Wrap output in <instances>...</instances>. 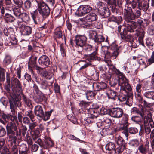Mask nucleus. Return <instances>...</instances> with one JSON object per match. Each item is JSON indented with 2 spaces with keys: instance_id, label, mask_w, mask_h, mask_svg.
Returning a JSON list of instances; mask_svg holds the SVG:
<instances>
[{
  "instance_id": "nucleus-20",
  "label": "nucleus",
  "mask_w": 154,
  "mask_h": 154,
  "mask_svg": "<svg viewBox=\"0 0 154 154\" xmlns=\"http://www.w3.org/2000/svg\"><path fill=\"white\" fill-rule=\"evenodd\" d=\"M86 19L90 22L96 20L97 18V15L94 13H90L86 17Z\"/></svg>"
},
{
  "instance_id": "nucleus-50",
  "label": "nucleus",
  "mask_w": 154,
  "mask_h": 154,
  "mask_svg": "<svg viewBox=\"0 0 154 154\" xmlns=\"http://www.w3.org/2000/svg\"><path fill=\"white\" fill-rule=\"evenodd\" d=\"M48 82L46 80H42L41 83V87L43 89H46L48 87Z\"/></svg>"
},
{
  "instance_id": "nucleus-12",
  "label": "nucleus",
  "mask_w": 154,
  "mask_h": 154,
  "mask_svg": "<svg viewBox=\"0 0 154 154\" xmlns=\"http://www.w3.org/2000/svg\"><path fill=\"white\" fill-rule=\"evenodd\" d=\"M138 150L142 154H152V152L149 148V142H146L144 145H140Z\"/></svg>"
},
{
  "instance_id": "nucleus-42",
  "label": "nucleus",
  "mask_w": 154,
  "mask_h": 154,
  "mask_svg": "<svg viewBox=\"0 0 154 154\" xmlns=\"http://www.w3.org/2000/svg\"><path fill=\"white\" fill-rule=\"evenodd\" d=\"M147 62L149 65L154 63V51L152 52L150 57L147 60Z\"/></svg>"
},
{
  "instance_id": "nucleus-56",
  "label": "nucleus",
  "mask_w": 154,
  "mask_h": 154,
  "mask_svg": "<svg viewBox=\"0 0 154 154\" xmlns=\"http://www.w3.org/2000/svg\"><path fill=\"white\" fill-rule=\"evenodd\" d=\"M11 153L12 154H18V149L17 146L15 145L11 149Z\"/></svg>"
},
{
  "instance_id": "nucleus-31",
  "label": "nucleus",
  "mask_w": 154,
  "mask_h": 154,
  "mask_svg": "<svg viewBox=\"0 0 154 154\" xmlns=\"http://www.w3.org/2000/svg\"><path fill=\"white\" fill-rule=\"evenodd\" d=\"M62 34L60 27H57L55 29L54 36L56 38H60L62 36Z\"/></svg>"
},
{
  "instance_id": "nucleus-62",
  "label": "nucleus",
  "mask_w": 154,
  "mask_h": 154,
  "mask_svg": "<svg viewBox=\"0 0 154 154\" xmlns=\"http://www.w3.org/2000/svg\"><path fill=\"white\" fill-rule=\"evenodd\" d=\"M121 122H128V116L126 114H123Z\"/></svg>"
},
{
  "instance_id": "nucleus-46",
  "label": "nucleus",
  "mask_w": 154,
  "mask_h": 154,
  "mask_svg": "<svg viewBox=\"0 0 154 154\" xmlns=\"http://www.w3.org/2000/svg\"><path fill=\"white\" fill-rule=\"evenodd\" d=\"M128 129L129 132L131 134H135L138 131L137 129L134 127H131Z\"/></svg>"
},
{
  "instance_id": "nucleus-11",
  "label": "nucleus",
  "mask_w": 154,
  "mask_h": 154,
  "mask_svg": "<svg viewBox=\"0 0 154 154\" xmlns=\"http://www.w3.org/2000/svg\"><path fill=\"white\" fill-rule=\"evenodd\" d=\"M123 114V110L120 108H113L109 111L110 115L113 117L120 118Z\"/></svg>"
},
{
  "instance_id": "nucleus-55",
  "label": "nucleus",
  "mask_w": 154,
  "mask_h": 154,
  "mask_svg": "<svg viewBox=\"0 0 154 154\" xmlns=\"http://www.w3.org/2000/svg\"><path fill=\"white\" fill-rule=\"evenodd\" d=\"M148 33L151 35H154V26L152 25L149 27L148 29Z\"/></svg>"
},
{
  "instance_id": "nucleus-17",
  "label": "nucleus",
  "mask_w": 154,
  "mask_h": 154,
  "mask_svg": "<svg viewBox=\"0 0 154 154\" xmlns=\"http://www.w3.org/2000/svg\"><path fill=\"white\" fill-rule=\"evenodd\" d=\"M10 104V107L11 108V106L12 105L14 106V110H15L17 106L19 107L21 106V104L20 101H18L15 100L14 99L9 100Z\"/></svg>"
},
{
  "instance_id": "nucleus-53",
  "label": "nucleus",
  "mask_w": 154,
  "mask_h": 154,
  "mask_svg": "<svg viewBox=\"0 0 154 154\" xmlns=\"http://www.w3.org/2000/svg\"><path fill=\"white\" fill-rule=\"evenodd\" d=\"M24 6L26 9L30 8L32 6L31 2L29 0H26L24 2Z\"/></svg>"
},
{
  "instance_id": "nucleus-25",
  "label": "nucleus",
  "mask_w": 154,
  "mask_h": 154,
  "mask_svg": "<svg viewBox=\"0 0 154 154\" xmlns=\"http://www.w3.org/2000/svg\"><path fill=\"white\" fill-rule=\"evenodd\" d=\"M32 30L31 27L28 26H25L21 32L22 34L24 35H29L31 33Z\"/></svg>"
},
{
  "instance_id": "nucleus-29",
  "label": "nucleus",
  "mask_w": 154,
  "mask_h": 154,
  "mask_svg": "<svg viewBox=\"0 0 154 154\" xmlns=\"http://www.w3.org/2000/svg\"><path fill=\"white\" fill-rule=\"evenodd\" d=\"M122 92V93L120 94L118 97V99L120 101L123 102L125 101L127 99L128 92H127L126 94H123L124 93L123 92Z\"/></svg>"
},
{
  "instance_id": "nucleus-48",
  "label": "nucleus",
  "mask_w": 154,
  "mask_h": 154,
  "mask_svg": "<svg viewBox=\"0 0 154 154\" xmlns=\"http://www.w3.org/2000/svg\"><path fill=\"white\" fill-rule=\"evenodd\" d=\"M93 28L101 29L103 27L102 25L100 22H96L93 23Z\"/></svg>"
},
{
  "instance_id": "nucleus-22",
  "label": "nucleus",
  "mask_w": 154,
  "mask_h": 154,
  "mask_svg": "<svg viewBox=\"0 0 154 154\" xmlns=\"http://www.w3.org/2000/svg\"><path fill=\"white\" fill-rule=\"evenodd\" d=\"M19 18L21 19L22 21L25 23L29 22L30 20L29 15L26 13H22Z\"/></svg>"
},
{
  "instance_id": "nucleus-60",
  "label": "nucleus",
  "mask_w": 154,
  "mask_h": 154,
  "mask_svg": "<svg viewBox=\"0 0 154 154\" xmlns=\"http://www.w3.org/2000/svg\"><path fill=\"white\" fill-rule=\"evenodd\" d=\"M96 54V52H94L90 54V57L91 59L93 60L94 59H95V60H97L98 61L100 60V58L95 56Z\"/></svg>"
},
{
  "instance_id": "nucleus-9",
  "label": "nucleus",
  "mask_w": 154,
  "mask_h": 154,
  "mask_svg": "<svg viewBox=\"0 0 154 154\" xmlns=\"http://www.w3.org/2000/svg\"><path fill=\"white\" fill-rule=\"evenodd\" d=\"M118 49L117 47L116 48L115 51H114L112 53L111 52L108 51V47H103L102 48V54H103V57L105 58H109L112 55L116 57L118 55L119 53L118 51Z\"/></svg>"
},
{
  "instance_id": "nucleus-1",
  "label": "nucleus",
  "mask_w": 154,
  "mask_h": 154,
  "mask_svg": "<svg viewBox=\"0 0 154 154\" xmlns=\"http://www.w3.org/2000/svg\"><path fill=\"white\" fill-rule=\"evenodd\" d=\"M130 5V6L128 7L127 9L125 8L123 10L125 19L127 22L139 18L141 15V9L138 8L137 5L133 4Z\"/></svg>"
},
{
  "instance_id": "nucleus-13",
  "label": "nucleus",
  "mask_w": 154,
  "mask_h": 154,
  "mask_svg": "<svg viewBox=\"0 0 154 154\" xmlns=\"http://www.w3.org/2000/svg\"><path fill=\"white\" fill-rule=\"evenodd\" d=\"M39 64L42 66H47L50 63V61L49 58L46 55H42L38 59Z\"/></svg>"
},
{
  "instance_id": "nucleus-7",
  "label": "nucleus",
  "mask_w": 154,
  "mask_h": 154,
  "mask_svg": "<svg viewBox=\"0 0 154 154\" xmlns=\"http://www.w3.org/2000/svg\"><path fill=\"white\" fill-rule=\"evenodd\" d=\"M92 8L88 5H83L79 6L75 13L79 16H83L89 13Z\"/></svg>"
},
{
  "instance_id": "nucleus-10",
  "label": "nucleus",
  "mask_w": 154,
  "mask_h": 154,
  "mask_svg": "<svg viewBox=\"0 0 154 154\" xmlns=\"http://www.w3.org/2000/svg\"><path fill=\"white\" fill-rule=\"evenodd\" d=\"M35 69L38 71V73L46 79H50L53 76V74L48 71L45 69L42 68L38 66H35Z\"/></svg>"
},
{
  "instance_id": "nucleus-19",
  "label": "nucleus",
  "mask_w": 154,
  "mask_h": 154,
  "mask_svg": "<svg viewBox=\"0 0 154 154\" xmlns=\"http://www.w3.org/2000/svg\"><path fill=\"white\" fill-rule=\"evenodd\" d=\"M122 19V17L120 16L115 17L112 16L109 18L108 20L109 21L114 22L119 24L121 22Z\"/></svg>"
},
{
  "instance_id": "nucleus-14",
  "label": "nucleus",
  "mask_w": 154,
  "mask_h": 154,
  "mask_svg": "<svg viewBox=\"0 0 154 154\" xmlns=\"http://www.w3.org/2000/svg\"><path fill=\"white\" fill-rule=\"evenodd\" d=\"M130 24H126L127 31L130 32H134V29H136L137 26V24L136 22H135L131 20L130 22H128Z\"/></svg>"
},
{
  "instance_id": "nucleus-26",
  "label": "nucleus",
  "mask_w": 154,
  "mask_h": 154,
  "mask_svg": "<svg viewBox=\"0 0 154 154\" xmlns=\"http://www.w3.org/2000/svg\"><path fill=\"white\" fill-rule=\"evenodd\" d=\"M137 6L141 11L142 10L144 12H146L149 7V6L143 4L142 2H138Z\"/></svg>"
},
{
  "instance_id": "nucleus-44",
  "label": "nucleus",
  "mask_w": 154,
  "mask_h": 154,
  "mask_svg": "<svg viewBox=\"0 0 154 154\" xmlns=\"http://www.w3.org/2000/svg\"><path fill=\"white\" fill-rule=\"evenodd\" d=\"M25 114L26 116H29L32 122H33L34 121L33 119L35 116L32 111L29 110V111H26Z\"/></svg>"
},
{
  "instance_id": "nucleus-61",
  "label": "nucleus",
  "mask_w": 154,
  "mask_h": 154,
  "mask_svg": "<svg viewBox=\"0 0 154 154\" xmlns=\"http://www.w3.org/2000/svg\"><path fill=\"white\" fill-rule=\"evenodd\" d=\"M20 151H28L29 150L28 148L27 147L26 145L25 144H23L20 146Z\"/></svg>"
},
{
  "instance_id": "nucleus-2",
  "label": "nucleus",
  "mask_w": 154,
  "mask_h": 154,
  "mask_svg": "<svg viewBox=\"0 0 154 154\" xmlns=\"http://www.w3.org/2000/svg\"><path fill=\"white\" fill-rule=\"evenodd\" d=\"M115 72L119 77V85L121 87L120 91L125 93H127V90L131 91L132 88L124 74L116 69L115 70Z\"/></svg>"
},
{
  "instance_id": "nucleus-18",
  "label": "nucleus",
  "mask_w": 154,
  "mask_h": 154,
  "mask_svg": "<svg viewBox=\"0 0 154 154\" xmlns=\"http://www.w3.org/2000/svg\"><path fill=\"white\" fill-rule=\"evenodd\" d=\"M141 107H142L140 108V109H138L136 107H134L132 110L134 113L139 114L142 118H143L145 114V112L144 111L143 107L142 106H141Z\"/></svg>"
},
{
  "instance_id": "nucleus-35",
  "label": "nucleus",
  "mask_w": 154,
  "mask_h": 154,
  "mask_svg": "<svg viewBox=\"0 0 154 154\" xmlns=\"http://www.w3.org/2000/svg\"><path fill=\"white\" fill-rule=\"evenodd\" d=\"M5 71L6 70L5 69L0 67V82L4 81Z\"/></svg>"
},
{
  "instance_id": "nucleus-38",
  "label": "nucleus",
  "mask_w": 154,
  "mask_h": 154,
  "mask_svg": "<svg viewBox=\"0 0 154 154\" xmlns=\"http://www.w3.org/2000/svg\"><path fill=\"white\" fill-rule=\"evenodd\" d=\"M125 149V145L120 146L115 149V151L116 154H119L121 153Z\"/></svg>"
},
{
  "instance_id": "nucleus-15",
  "label": "nucleus",
  "mask_w": 154,
  "mask_h": 154,
  "mask_svg": "<svg viewBox=\"0 0 154 154\" xmlns=\"http://www.w3.org/2000/svg\"><path fill=\"white\" fill-rule=\"evenodd\" d=\"M106 94L109 99L115 100L118 95L117 92L111 89H108L106 91Z\"/></svg>"
},
{
  "instance_id": "nucleus-52",
  "label": "nucleus",
  "mask_w": 154,
  "mask_h": 154,
  "mask_svg": "<svg viewBox=\"0 0 154 154\" xmlns=\"http://www.w3.org/2000/svg\"><path fill=\"white\" fill-rule=\"evenodd\" d=\"M35 142L38 144L42 148L44 149L47 148V146H45L43 141L40 138H38L37 140L35 141Z\"/></svg>"
},
{
  "instance_id": "nucleus-16",
  "label": "nucleus",
  "mask_w": 154,
  "mask_h": 154,
  "mask_svg": "<svg viewBox=\"0 0 154 154\" xmlns=\"http://www.w3.org/2000/svg\"><path fill=\"white\" fill-rule=\"evenodd\" d=\"M98 12L101 15L103 16L104 17H109L110 14V11L109 8L107 7H104Z\"/></svg>"
},
{
  "instance_id": "nucleus-43",
  "label": "nucleus",
  "mask_w": 154,
  "mask_h": 154,
  "mask_svg": "<svg viewBox=\"0 0 154 154\" xmlns=\"http://www.w3.org/2000/svg\"><path fill=\"white\" fill-rule=\"evenodd\" d=\"M5 16L6 20L10 22H12L14 21V19L11 15L8 13H6Z\"/></svg>"
},
{
  "instance_id": "nucleus-8",
  "label": "nucleus",
  "mask_w": 154,
  "mask_h": 154,
  "mask_svg": "<svg viewBox=\"0 0 154 154\" xmlns=\"http://www.w3.org/2000/svg\"><path fill=\"white\" fill-rule=\"evenodd\" d=\"M10 109L12 114L8 113H3L2 115L3 119L6 121V120L11 121V122L16 121H17V113L14 110V106L11 105Z\"/></svg>"
},
{
  "instance_id": "nucleus-39",
  "label": "nucleus",
  "mask_w": 154,
  "mask_h": 154,
  "mask_svg": "<svg viewBox=\"0 0 154 154\" xmlns=\"http://www.w3.org/2000/svg\"><path fill=\"white\" fill-rule=\"evenodd\" d=\"M116 141L118 145L120 146L125 145V141L121 137H118L116 138Z\"/></svg>"
},
{
  "instance_id": "nucleus-33",
  "label": "nucleus",
  "mask_w": 154,
  "mask_h": 154,
  "mask_svg": "<svg viewBox=\"0 0 154 154\" xmlns=\"http://www.w3.org/2000/svg\"><path fill=\"white\" fill-rule=\"evenodd\" d=\"M75 41L76 44L81 47L84 46L86 43L85 39H75Z\"/></svg>"
},
{
  "instance_id": "nucleus-24",
  "label": "nucleus",
  "mask_w": 154,
  "mask_h": 154,
  "mask_svg": "<svg viewBox=\"0 0 154 154\" xmlns=\"http://www.w3.org/2000/svg\"><path fill=\"white\" fill-rule=\"evenodd\" d=\"M147 119H144V128L145 132L146 134H149L151 131L149 124L146 122Z\"/></svg>"
},
{
  "instance_id": "nucleus-51",
  "label": "nucleus",
  "mask_w": 154,
  "mask_h": 154,
  "mask_svg": "<svg viewBox=\"0 0 154 154\" xmlns=\"http://www.w3.org/2000/svg\"><path fill=\"white\" fill-rule=\"evenodd\" d=\"M33 20L35 24H37L40 22V18L38 15H33L32 16Z\"/></svg>"
},
{
  "instance_id": "nucleus-5",
  "label": "nucleus",
  "mask_w": 154,
  "mask_h": 154,
  "mask_svg": "<svg viewBox=\"0 0 154 154\" xmlns=\"http://www.w3.org/2000/svg\"><path fill=\"white\" fill-rule=\"evenodd\" d=\"M7 135L9 137H12L13 135H15L16 131V135L17 136L21 135L20 131L21 130L19 129V132L17 131V127L14 123H13L12 122H10L6 126Z\"/></svg>"
},
{
  "instance_id": "nucleus-37",
  "label": "nucleus",
  "mask_w": 154,
  "mask_h": 154,
  "mask_svg": "<svg viewBox=\"0 0 154 154\" xmlns=\"http://www.w3.org/2000/svg\"><path fill=\"white\" fill-rule=\"evenodd\" d=\"M11 57L9 56H6L3 60V64L5 65H8L11 63Z\"/></svg>"
},
{
  "instance_id": "nucleus-64",
  "label": "nucleus",
  "mask_w": 154,
  "mask_h": 154,
  "mask_svg": "<svg viewBox=\"0 0 154 154\" xmlns=\"http://www.w3.org/2000/svg\"><path fill=\"white\" fill-rule=\"evenodd\" d=\"M14 3L19 7H20L23 4L22 0H13Z\"/></svg>"
},
{
  "instance_id": "nucleus-47",
  "label": "nucleus",
  "mask_w": 154,
  "mask_h": 154,
  "mask_svg": "<svg viewBox=\"0 0 154 154\" xmlns=\"http://www.w3.org/2000/svg\"><path fill=\"white\" fill-rule=\"evenodd\" d=\"M131 119L132 121L138 123L141 121V119L140 117L138 116H134L132 117Z\"/></svg>"
},
{
  "instance_id": "nucleus-4",
  "label": "nucleus",
  "mask_w": 154,
  "mask_h": 154,
  "mask_svg": "<svg viewBox=\"0 0 154 154\" xmlns=\"http://www.w3.org/2000/svg\"><path fill=\"white\" fill-rule=\"evenodd\" d=\"M11 89L13 92L17 95H23L22 86L19 80L16 78H12Z\"/></svg>"
},
{
  "instance_id": "nucleus-41",
  "label": "nucleus",
  "mask_w": 154,
  "mask_h": 154,
  "mask_svg": "<svg viewBox=\"0 0 154 154\" xmlns=\"http://www.w3.org/2000/svg\"><path fill=\"white\" fill-rule=\"evenodd\" d=\"M145 32L143 29H140L139 31H138L136 34L137 37H139V38H143L144 37Z\"/></svg>"
},
{
  "instance_id": "nucleus-57",
  "label": "nucleus",
  "mask_w": 154,
  "mask_h": 154,
  "mask_svg": "<svg viewBox=\"0 0 154 154\" xmlns=\"http://www.w3.org/2000/svg\"><path fill=\"white\" fill-rule=\"evenodd\" d=\"M103 122L105 124H107L108 126H109L111 123V120L109 119L106 117H104Z\"/></svg>"
},
{
  "instance_id": "nucleus-40",
  "label": "nucleus",
  "mask_w": 154,
  "mask_h": 154,
  "mask_svg": "<svg viewBox=\"0 0 154 154\" xmlns=\"http://www.w3.org/2000/svg\"><path fill=\"white\" fill-rule=\"evenodd\" d=\"M36 39H33L31 41V42L32 44H33V47L31 45H29L28 46V50L29 51H32L33 50V48L37 46L36 44L37 43L35 41Z\"/></svg>"
},
{
  "instance_id": "nucleus-45",
  "label": "nucleus",
  "mask_w": 154,
  "mask_h": 154,
  "mask_svg": "<svg viewBox=\"0 0 154 154\" xmlns=\"http://www.w3.org/2000/svg\"><path fill=\"white\" fill-rule=\"evenodd\" d=\"M97 5L98 12L100 10H102V9L104 8V7H106L103 3L100 1H98L97 2Z\"/></svg>"
},
{
  "instance_id": "nucleus-58",
  "label": "nucleus",
  "mask_w": 154,
  "mask_h": 154,
  "mask_svg": "<svg viewBox=\"0 0 154 154\" xmlns=\"http://www.w3.org/2000/svg\"><path fill=\"white\" fill-rule=\"evenodd\" d=\"M18 25V28L19 29L20 32H22L23 30V29L24 28L25 26L23 25L20 21H18L17 22Z\"/></svg>"
},
{
  "instance_id": "nucleus-32",
  "label": "nucleus",
  "mask_w": 154,
  "mask_h": 154,
  "mask_svg": "<svg viewBox=\"0 0 154 154\" xmlns=\"http://www.w3.org/2000/svg\"><path fill=\"white\" fill-rule=\"evenodd\" d=\"M79 63L80 66L83 65L80 68V70H83L91 65V63L90 62L85 63L84 61L80 62Z\"/></svg>"
},
{
  "instance_id": "nucleus-49",
  "label": "nucleus",
  "mask_w": 154,
  "mask_h": 154,
  "mask_svg": "<svg viewBox=\"0 0 154 154\" xmlns=\"http://www.w3.org/2000/svg\"><path fill=\"white\" fill-rule=\"evenodd\" d=\"M23 95V100L26 104L29 107H32V106L31 100L24 96Z\"/></svg>"
},
{
  "instance_id": "nucleus-21",
  "label": "nucleus",
  "mask_w": 154,
  "mask_h": 154,
  "mask_svg": "<svg viewBox=\"0 0 154 154\" xmlns=\"http://www.w3.org/2000/svg\"><path fill=\"white\" fill-rule=\"evenodd\" d=\"M147 119L146 122L149 123L151 128L154 127V122L152 121L151 114L150 113H149L147 116H145L144 119Z\"/></svg>"
},
{
  "instance_id": "nucleus-34",
  "label": "nucleus",
  "mask_w": 154,
  "mask_h": 154,
  "mask_svg": "<svg viewBox=\"0 0 154 154\" xmlns=\"http://www.w3.org/2000/svg\"><path fill=\"white\" fill-rule=\"evenodd\" d=\"M31 134L34 141L36 139L38 138L40 135L39 132L38 130L32 131L31 132Z\"/></svg>"
},
{
  "instance_id": "nucleus-30",
  "label": "nucleus",
  "mask_w": 154,
  "mask_h": 154,
  "mask_svg": "<svg viewBox=\"0 0 154 154\" xmlns=\"http://www.w3.org/2000/svg\"><path fill=\"white\" fill-rule=\"evenodd\" d=\"M6 74L7 84L5 86V89L8 93H10L11 86L10 84V79L8 77L9 74L8 72H7Z\"/></svg>"
},
{
  "instance_id": "nucleus-27",
  "label": "nucleus",
  "mask_w": 154,
  "mask_h": 154,
  "mask_svg": "<svg viewBox=\"0 0 154 154\" xmlns=\"http://www.w3.org/2000/svg\"><path fill=\"white\" fill-rule=\"evenodd\" d=\"M96 94V91H89L87 92L86 94V96L88 100H90L91 99L94 98Z\"/></svg>"
},
{
  "instance_id": "nucleus-3",
  "label": "nucleus",
  "mask_w": 154,
  "mask_h": 154,
  "mask_svg": "<svg viewBox=\"0 0 154 154\" xmlns=\"http://www.w3.org/2000/svg\"><path fill=\"white\" fill-rule=\"evenodd\" d=\"M53 112V110L44 113L43 108L40 105L36 106L34 109L35 113L36 116L40 118H42L44 121L48 120Z\"/></svg>"
},
{
  "instance_id": "nucleus-6",
  "label": "nucleus",
  "mask_w": 154,
  "mask_h": 154,
  "mask_svg": "<svg viewBox=\"0 0 154 154\" xmlns=\"http://www.w3.org/2000/svg\"><path fill=\"white\" fill-rule=\"evenodd\" d=\"M37 9L39 13L44 18L48 16L50 13L49 8L45 3L41 4L38 5Z\"/></svg>"
},
{
  "instance_id": "nucleus-54",
  "label": "nucleus",
  "mask_w": 154,
  "mask_h": 154,
  "mask_svg": "<svg viewBox=\"0 0 154 154\" xmlns=\"http://www.w3.org/2000/svg\"><path fill=\"white\" fill-rule=\"evenodd\" d=\"M130 144L132 146L137 147L139 145V142L137 139L133 140L131 141Z\"/></svg>"
},
{
  "instance_id": "nucleus-28",
  "label": "nucleus",
  "mask_w": 154,
  "mask_h": 154,
  "mask_svg": "<svg viewBox=\"0 0 154 154\" xmlns=\"http://www.w3.org/2000/svg\"><path fill=\"white\" fill-rule=\"evenodd\" d=\"M143 96L146 98L154 100V92L147 91L143 93Z\"/></svg>"
},
{
  "instance_id": "nucleus-63",
  "label": "nucleus",
  "mask_w": 154,
  "mask_h": 154,
  "mask_svg": "<svg viewBox=\"0 0 154 154\" xmlns=\"http://www.w3.org/2000/svg\"><path fill=\"white\" fill-rule=\"evenodd\" d=\"M38 146L37 144H34L32 145L31 147L32 151L33 152L36 151L38 150Z\"/></svg>"
},
{
  "instance_id": "nucleus-23",
  "label": "nucleus",
  "mask_w": 154,
  "mask_h": 154,
  "mask_svg": "<svg viewBox=\"0 0 154 154\" xmlns=\"http://www.w3.org/2000/svg\"><path fill=\"white\" fill-rule=\"evenodd\" d=\"M115 144L112 142L108 143L105 146L106 149L109 151H112L115 150Z\"/></svg>"
},
{
  "instance_id": "nucleus-36",
  "label": "nucleus",
  "mask_w": 154,
  "mask_h": 154,
  "mask_svg": "<svg viewBox=\"0 0 154 154\" xmlns=\"http://www.w3.org/2000/svg\"><path fill=\"white\" fill-rule=\"evenodd\" d=\"M129 123L128 122H121V127L119 130H123L125 128H127Z\"/></svg>"
},
{
  "instance_id": "nucleus-59",
  "label": "nucleus",
  "mask_w": 154,
  "mask_h": 154,
  "mask_svg": "<svg viewBox=\"0 0 154 154\" xmlns=\"http://www.w3.org/2000/svg\"><path fill=\"white\" fill-rule=\"evenodd\" d=\"M6 134L5 129L3 127L0 126V137L4 136Z\"/></svg>"
}]
</instances>
